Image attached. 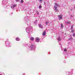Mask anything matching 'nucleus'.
I'll return each mask as SVG.
<instances>
[{
  "instance_id": "20e7f679",
  "label": "nucleus",
  "mask_w": 75,
  "mask_h": 75,
  "mask_svg": "<svg viewBox=\"0 0 75 75\" xmlns=\"http://www.w3.org/2000/svg\"><path fill=\"white\" fill-rule=\"evenodd\" d=\"M55 5L54 6V8H55V11H57V12L58 11V10L57 7H58V4L56 3H55Z\"/></svg>"
},
{
  "instance_id": "7ed1b4c3",
  "label": "nucleus",
  "mask_w": 75,
  "mask_h": 75,
  "mask_svg": "<svg viewBox=\"0 0 75 75\" xmlns=\"http://www.w3.org/2000/svg\"><path fill=\"white\" fill-rule=\"evenodd\" d=\"M32 50H34L36 48V45H31V46L29 47Z\"/></svg>"
},
{
  "instance_id": "b1692460",
  "label": "nucleus",
  "mask_w": 75,
  "mask_h": 75,
  "mask_svg": "<svg viewBox=\"0 0 75 75\" xmlns=\"http://www.w3.org/2000/svg\"><path fill=\"white\" fill-rule=\"evenodd\" d=\"M11 8L13 9V8H14V7H13V6H11Z\"/></svg>"
},
{
  "instance_id": "c756f323",
  "label": "nucleus",
  "mask_w": 75,
  "mask_h": 75,
  "mask_svg": "<svg viewBox=\"0 0 75 75\" xmlns=\"http://www.w3.org/2000/svg\"><path fill=\"white\" fill-rule=\"evenodd\" d=\"M0 75H1V74H0Z\"/></svg>"
},
{
  "instance_id": "423d86ee",
  "label": "nucleus",
  "mask_w": 75,
  "mask_h": 75,
  "mask_svg": "<svg viewBox=\"0 0 75 75\" xmlns=\"http://www.w3.org/2000/svg\"><path fill=\"white\" fill-rule=\"evenodd\" d=\"M40 39L38 37H37L35 39V41H36L37 42H40Z\"/></svg>"
},
{
  "instance_id": "f8f14e48",
  "label": "nucleus",
  "mask_w": 75,
  "mask_h": 75,
  "mask_svg": "<svg viewBox=\"0 0 75 75\" xmlns=\"http://www.w3.org/2000/svg\"><path fill=\"white\" fill-rule=\"evenodd\" d=\"M46 33L45 31H44L42 33V35L44 36L45 35Z\"/></svg>"
},
{
  "instance_id": "f3484780",
  "label": "nucleus",
  "mask_w": 75,
  "mask_h": 75,
  "mask_svg": "<svg viewBox=\"0 0 75 75\" xmlns=\"http://www.w3.org/2000/svg\"><path fill=\"white\" fill-rule=\"evenodd\" d=\"M61 27L62 28H63V27H64V26L62 24H61Z\"/></svg>"
},
{
  "instance_id": "a878e982",
  "label": "nucleus",
  "mask_w": 75,
  "mask_h": 75,
  "mask_svg": "<svg viewBox=\"0 0 75 75\" xmlns=\"http://www.w3.org/2000/svg\"><path fill=\"white\" fill-rule=\"evenodd\" d=\"M40 2H42V0H40Z\"/></svg>"
},
{
  "instance_id": "6e6552de",
  "label": "nucleus",
  "mask_w": 75,
  "mask_h": 75,
  "mask_svg": "<svg viewBox=\"0 0 75 75\" xmlns=\"http://www.w3.org/2000/svg\"><path fill=\"white\" fill-rule=\"evenodd\" d=\"M16 41H20V38H19L17 37L16 38Z\"/></svg>"
},
{
  "instance_id": "412c9836",
  "label": "nucleus",
  "mask_w": 75,
  "mask_h": 75,
  "mask_svg": "<svg viewBox=\"0 0 75 75\" xmlns=\"http://www.w3.org/2000/svg\"><path fill=\"white\" fill-rule=\"evenodd\" d=\"M41 7H42L40 5L39 6V8H41Z\"/></svg>"
},
{
  "instance_id": "6ab92c4d",
  "label": "nucleus",
  "mask_w": 75,
  "mask_h": 75,
  "mask_svg": "<svg viewBox=\"0 0 75 75\" xmlns=\"http://www.w3.org/2000/svg\"><path fill=\"white\" fill-rule=\"evenodd\" d=\"M71 33H74V30H71Z\"/></svg>"
},
{
  "instance_id": "ddd939ff",
  "label": "nucleus",
  "mask_w": 75,
  "mask_h": 75,
  "mask_svg": "<svg viewBox=\"0 0 75 75\" xmlns=\"http://www.w3.org/2000/svg\"><path fill=\"white\" fill-rule=\"evenodd\" d=\"M49 23V22H48V21H47L45 22V24H48Z\"/></svg>"
},
{
  "instance_id": "bb28decb",
  "label": "nucleus",
  "mask_w": 75,
  "mask_h": 75,
  "mask_svg": "<svg viewBox=\"0 0 75 75\" xmlns=\"http://www.w3.org/2000/svg\"><path fill=\"white\" fill-rule=\"evenodd\" d=\"M23 75H25V74L23 73Z\"/></svg>"
},
{
  "instance_id": "0eeeda50",
  "label": "nucleus",
  "mask_w": 75,
  "mask_h": 75,
  "mask_svg": "<svg viewBox=\"0 0 75 75\" xmlns=\"http://www.w3.org/2000/svg\"><path fill=\"white\" fill-rule=\"evenodd\" d=\"M39 27L40 28H43V26L41 24H39Z\"/></svg>"
},
{
  "instance_id": "1a4fd4ad",
  "label": "nucleus",
  "mask_w": 75,
  "mask_h": 75,
  "mask_svg": "<svg viewBox=\"0 0 75 75\" xmlns=\"http://www.w3.org/2000/svg\"><path fill=\"white\" fill-rule=\"evenodd\" d=\"M57 40H58L59 41H61V38H60V37L59 36L57 38Z\"/></svg>"
},
{
  "instance_id": "9b49d317",
  "label": "nucleus",
  "mask_w": 75,
  "mask_h": 75,
  "mask_svg": "<svg viewBox=\"0 0 75 75\" xmlns=\"http://www.w3.org/2000/svg\"><path fill=\"white\" fill-rule=\"evenodd\" d=\"M66 23H67V24H69L71 23V22L69 21H67L66 22Z\"/></svg>"
},
{
  "instance_id": "dca6fc26",
  "label": "nucleus",
  "mask_w": 75,
  "mask_h": 75,
  "mask_svg": "<svg viewBox=\"0 0 75 75\" xmlns=\"http://www.w3.org/2000/svg\"><path fill=\"white\" fill-rule=\"evenodd\" d=\"M21 3H24V1H23V0H21Z\"/></svg>"
},
{
  "instance_id": "9d476101",
  "label": "nucleus",
  "mask_w": 75,
  "mask_h": 75,
  "mask_svg": "<svg viewBox=\"0 0 75 75\" xmlns=\"http://www.w3.org/2000/svg\"><path fill=\"white\" fill-rule=\"evenodd\" d=\"M30 40L31 41H33L34 40V38L33 37H30Z\"/></svg>"
},
{
  "instance_id": "a211bd4d",
  "label": "nucleus",
  "mask_w": 75,
  "mask_h": 75,
  "mask_svg": "<svg viewBox=\"0 0 75 75\" xmlns=\"http://www.w3.org/2000/svg\"><path fill=\"white\" fill-rule=\"evenodd\" d=\"M73 25H72L71 26V30H72V29H73Z\"/></svg>"
},
{
  "instance_id": "f257e3e1",
  "label": "nucleus",
  "mask_w": 75,
  "mask_h": 75,
  "mask_svg": "<svg viewBox=\"0 0 75 75\" xmlns=\"http://www.w3.org/2000/svg\"><path fill=\"white\" fill-rule=\"evenodd\" d=\"M26 31L28 33H30L33 31V27L28 26L26 28Z\"/></svg>"
},
{
  "instance_id": "39448f33",
  "label": "nucleus",
  "mask_w": 75,
  "mask_h": 75,
  "mask_svg": "<svg viewBox=\"0 0 75 75\" xmlns=\"http://www.w3.org/2000/svg\"><path fill=\"white\" fill-rule=\"evenodd\" d=\"M58 17H59L58 19L59 20H62V15H59Z\"/></svg>"
},
{
  "instance_id": "aec40b11",
  "label": "nucleus",
  "mask_w": 75,
  "mask_h": 75,
  "mask_svg": "<svg viewBox=\"0 0 75 75\" xmlns=\"http://www.w3.org/2000/svg\"><path fill=\"white\" fill-rule=\"evenodd\" d=\"M72 35L73 37H75V33H73Z\"/></svg>"
},
{
  "instance_id": "c85d7f7f",
  "label": "nucleus",
  "mask_w": 75,
  "mask_h": 75,
  "mask_svg": "<svg viewBox=\"0 0 75 75\" xmlns=\"http://www.w3.org/2000/svg\"><path fill=\"white\" fill-rule=\"evenodd\" d=\"M70 74H70V73H69V75H70Z\"/></svg>"
},
{
  "instance_id": "2eb2a0df",
  "label": "nucleus",
  "mask_w": 75,
  "mask_h": 75,
  "mask_svg": "<svg viewBox=\"0 0 75 75\" xmlns=\"http://www.w3.org/2000/svg\"><path fill=\"white\" fill-rule=\"evenodd\" d=\"M36 13L37 14H38V15L39 14V13L38 12V11H36Z\"/></svg>"
},
{
  "instance_id": "4be33fe9",
  "label": "nucleus",
  "mask_w": 75,
  "mask_h": 75,
  "mask_svg": "<svg viewBox=\"0 0 75 75\" xmlns=\"http://www.w3.org/2000/svg\"><path fill=\"white\" fill-rule=\"evenodd\" d=\"M16 5H13V7H16Z\"/></svg>"
},
{
  "instance_id": "393cba45",
  "label": "nucleus",
  "mask_w": 75,
  "mask_h": 75,
  "mask_svg": "<svg viewBox=\"0 0 75 75\" xmlns=\"http://www.w3.org/2000/svg\"><path fill=\"white\" fill-rule=\"evenodd\" d=\"M16 2H18V1H19V0H16Z\"/></svg>"
},
{
  "instance_id": "4468645a",
  "label": "nucleus",
  "mask_w": 75,
  "mask_h": 75,
  "mask_svg": "<svg viewBox=\"0 0 75 75\" xmlns=\"http://www.w3.org/2000/svg\"><path fill=\"white\" fill-rule=\"evenodd\" d=\"M73 40V38H71L69 39V41H72Z\"/></svg>"
},
{
  "instance_id": "cd10ccee",
  "label": "nucleus",
  "mask_w": 75,
  "mask_h": 75,
  "mask_svg": "<svg viewBox=\"0 0 75 75\" xmlns=\"http://www.w3.org/2000/svg\"><path fill=\"white\" fill-rule=\"evenodd\" d=\"M59 45H61V44L60 43H59Z\"/></svg>"
},
{
  "instance_id": "f03ea898",
  "label": "nucleus",
  "mask_w": 75,
  "mask_h": 75,
  "mask_svg": "<svg viewBox=\"0 0 75 75\" xmlns=\"http://www.w3.org/2000/svg\"><path fill=\"white\" fill-rule=\"evenodd\" d=\"M5 44L7 47H11V44L10 43V42L8 41H6Z\"/></svg>"
},
{
  "instance_id": "5701e85b",
  "label": "nucleus",
  "mask_w": 75,
  "mask_h": 75,
  "mask_svg": "<svg viewBox=\"0 0 75 75\" xmlns=\"http://www.w3.org/2000/svg\"><path fill=\"white\" fill-rule=\"evenodd\" d=\"M64 51H67V49H65L64 50Z\"/></svg>"
}]
</instances>
